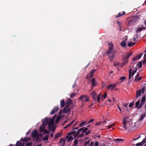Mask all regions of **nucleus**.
<instances>
[{"instance_id": "obj_20", "label": "nucleus", "mask_w": 146, "mask_h": 146, "mask_svg": "<svg viewBox=\"0 0 146 146\" xmlns=\"http://www.w3.org/2000/svg\"><path fill=\"white\" fill-rule=\"evenodd\" d=\"M146 115V114L145 113H143L140 116V118L139 119L138 121L139 122H141L144 118L145 117Z\"/></svg>"}, {"instance_id": "obj_28", "label": "nucleus", "mask_w": 146, "mask_h": 146, "mask_svg": "<svg viewBox=\"0 0 146 146\" xmlns=\"http://www.w3.org/2000/svg\"><path fill=\"white\" fill-rule=\"evenodd\" d=\"M45 125H43V124H42L40 127L39 128V130L41 132H42V131H43V130H44V126Z\"/></svg>"}, {"instance_id": "obj_1", "label": "nucleus", "mask_w": 146, "mask_h": 146, "mask_svg": "<svg viewBox=\"0 0 146 146\" xmlns=\"http://www.w3.org/2000/svg\"><path fill=\"white\" fill-rule=\"evenodd\" d=\"M109 49L106 52L107 56L108 57L110 62H112L115 57V54L116 53V51L113 49V44L112 42L108 44Z\"/></svg>"}, {"instance_id": "obj_54", "label": "nucleus", "mask_w": 146, "mask_h": 146, "mask_svg": "<svg viewBox=\"0 0 146 146\" xmlns=\"http://www.w3.org/2000/svg\"><path fill=\"white\" fill-rule=\"evenodd\" d=\"M118 64V63H116L115 62H114L113 63V65L115 66H117Z\"/></svg>"}, {"instance_id": "obj_41", "label": "nucleus", "mask_w": 146, "mask_h": 146, "mask_svg": "<svg viewBox=\"0 0 146 146\" xmlns=\"http://www.w3.org/2000/svg\"><path fill=\"white\" fill-rule=\"evenodd\" d=\"M107 94L106 92H104V96L102 95V100H103V99L105 98L107 96Z\"/></svg>"}, {"instance_id": "obj_14", "label": "nucleus", "mask_w": 146, "mask_h": 146, "mask_svg": "<svg viewBox=\"0 0 146 146\" xmlns=\"http://www.w3.org/2000/svg\"><path fill=\"white\" fill-rule=\"evenodd\" d=\"M72 102V100L70 98H68L66 101V106H70Z\"/></svg>"}, {"instance_id": "obj_38", "label": "nucleus", "mask_w": 146, "mask_h": 146, "mask_svg": "<svg viewBox=\"0 0 146 146\" xmlns=\"http://www.w3.org/2000/svg\"><path fill=\"white\" fill-rule=\"evenodd\" d=\"M140 75L139 73H137V75H136L135 77V79L134 81H135L137 80V79L139 77Z\"/></svg>"}, {"instance_id": "obj_44", "label": "nucleus", "mask_w": 146, "mask_h": 146, "mask_svg": "<svg viewBox=\"0 0 146 146\" xmlns=\"http://www.w3.org/2000/svg\"><path fill=\"white\" fill-rule=\"evenodd\" d=\"M134 103V102L133 101L131 102H130L129 105V107L130 108L132 107Z\"/></svg>"}, {"instance_id": "obj_47", "label": "nucleus", "mask_w": 146, "mask_h": 146, "mask_svg": "<svg viewBox=\"0 0 146 146\" xmlns=\"http://www.w3.org/2000/svg\"><path fill=\"white\" fill-rule=\"evenodd\" d=\"M138 37V35L137 34H136L135 35V36L133 38V40L134 41H135L136 40L137 38Z\"/></svg>"}, {"instance_id": "obj_25", "label": "nucleus", "mask_w": 146, "mask_h": 146, "mask_svg": "<svg viewBox=\"0 0 146 146\" xmlns=\"http://www.w3.org/2000/svg\"><path fill=\"white\" fill-rule=\"evenodd\" d=\"M142 91V94H143L146 90V84H144V85L142 86V88L141 89H140Z\"/></svg>"}, {"instance_id": "obj_63", "label": "nucleus", "mask_w": 146, "mask_h": 146, "mask_svg": "<svg viewBox=\"0 0 146 146\" xmlns=\"http://www.w3.org/2000/svg\"><path fill=\"white\" fill-rule=\"evenodd\" d=\"M101 124V122H99L95 124V125H99Z\"/></svg>"}, {"instance_id": "obj_52", "label": "nucleus", "mask_w": 146, "mask_h": 146, "mask_svg": "<svg viewBox=\"0 0 146 146\" xmlns=\"http://www.w3.org/2000/svg\"><path fill=\"white\" fill-rule=\"evenodd\" d=\"M91 132V131L90 130H89L88 131H87V132H86L85 133V135H88Z\"/></svg>"}, {"instance_id": "obj_43", "label": "nucleus", "mask_w": 146, "mask_h": 146, "mask_svg": "<svg viewBox=\"0 0 146 146\" xmlns=\"http://www.w3.org/2000/svg\"><path fill=\"white\" fill-rule=\"evenodd\" d=\"M75 121V120H73V121H71V122L70 123H69L67 126V127H68L70 126V125H71Z\"/></svg>"}, {"instance_id": "obj_31", "label": "nucleus", "mask_w": 146, "mask_h": 146, "mask_svg": "<svg viewBox=\"0 0 146 146\" xmlns=\"http://www.w3.org/2000/svg\"><path fill=\"white\" fill-rule=\"evenodd\" d=\"M48 137L49 135H47L43 138L42 140L44 141L47 140L48 139Z\"/></svg>"}, {"instance_id": "obj_60", "label": "nucleus", "mask_w": 146, "mask_h": 146, "mask_svg": "<svg viewBox=\"0 0 146 146\" xmlns=\"http://www.w3.org/2000/svg\"><path fill=\"white\" fill-rule=\"evenodd\" d=\"M123 106L125 107H127L128 106V104L127 103H124L123 104Z\"/></svg>"}, {"instance_id": "obj_39", "label": "nucleus", "mask_w": 146, "mask_h": 146, "mask_svg": "<svg viewBox=\"0 0 146 146\" xmlns=\"http://www.w3.org/2000/svg\"><path fill=\"white\" fill-rule=\"evenodd\" d=\"M42 132L43 133V134H49V133L47 130L46 129H44L43 130V131H42Z\"/></svg>"}, {"instance_id": "obj_3", "label": "nucleus", "mask_w": 146, "mask_h": 146, "mask_svg": "<svg viewBox=\"0 0 146 146\" xmlns=\"http://www.w3.org/2000/svg\"><path fill=\"white\" fill-rule=\"evenodd\" d=\"M128 117H125L124 119L123 120V124L124 125V127L126 129H129L131 130V128L132 127L131 125H129L128 123H127L126 121H127V119Z\"/></svg>"}, {"instance_id": "obj_17", "label": "nucleus", "mask_w": 146, "mask_h": 146, "mask_svg": "<svg viewBox=\"0 0 146 146\" xmlns=\"http://www.w3.org/2000/svg\"><path fill=\"white\" fill-rule=\"evenodd\" d=\"M141 93H142V91L141 90H139L137 91L136 96V99H137L141 96Z\"/></svg>"}, {"instance_id": "obj_45", "label": "nucleus", "mask_w": 146, "mask_h": 146, "mask_svg": "<svg viewBox=\"0 0 146 146\" xmlns=\"http://www.w3.org/2000/svg\"><path fill=\"white\" fill-rule=\"evenodd\" d=\"M32 144V142H29L26 143L25 146H31Z\"/></svg>"}, {"instance_id": "obj_24", "label": "nucleus", "mask_w": 146, "mask_h": 146, "mask_svg": "<svg viewBox=\"0 0 146 146\" xmlns=\"http://www.w3.org/2000/svg\"><path fill=\"white\" fill-rule=\"evenodd\" d=\"M132 72V69L131 68L129 70V77L128 81L130 82L131 81V79L132 76L131 75V72Z\"/></svg>"}, {"instance_id": "obj_61", "label": "nucleus", "mask_w": 146, "mask_h": 146, "mask_svg": "<svg viewBox=\"0 0 146 146\" xmlns=\"http://www.w3.org/2000/svg\"><path fill=\"white\" fill-rule=\"evenodd\" d=\"M94 138H96L97 137H98L99 138H100L101 137L100 136V135H94Z\"/></svg>"}, {"instance_id": "obj_18", "label": "nucleus", "mask_w": 146, "mask_h": 146, "mask_svg": "<svg viewBox=\"0 0 146 146\" xmlns=\"http://www.w3.org/2000/svg\"><path fill=\"white\" fill-rule=\"evenodd\" d=\"M48 119L47 118H45L42 121V124L43 125H46L48 123Z\"/></svg>"}, {"instance_id": "obj_62", "label": "nucleus", "mask_w": 146, "mask_h": 146, "mask_svg": "<svg viewBox=\"0 0 146 146\" xmlns=\"http://www.w3.org/2000/svg\"><path fill=\"white\" fill-rule=\"evenodd\" d=\"M117 24L119 26V27H120L121 25V23L119 21H117Z\"/></svg>"}, {"instance_id": "obj_32", "label": "nucleus", "mask_w": 146, "mask_h": 146, "mask_svg": "<svg viewBox=\"0 0 146 146\" xmlns=\"http://www.w3.org/2000/svg\"><path fill=\"white\" fill-rule=\"evenodd\" d=\"M137 66L139 68H141L142 67V61L139 62L137 64Z\"/></svg>"}, {"instance_id": "obj_36", "label": "nucleus", "mask_w": 146, "mask_h": 146, "mask_svg": "<svg viewBox=\"0 0 146 146\" xmlns=\"http://www.w3.org/2000/svg\"><path fill=\"white\" fill-rule=\"evenodd\" d=\"M114 141H117L118 142H122L124 140L121 139H117L114 140Z\"/></svg>"}, {"instance_id": "obj_21", "label": "nucleus", "mask_w": 146, "mask_h": 146, "mask_svg": "<svg viewBox=\"0 0 146 146\" xmlns=\"http://www.w3.org/2000/svg\"><path fill=\"white\" fill-rule=\"evenodd\" d=\"M91 84L92 87L96 86V80L94 78H93L91 81Z\"/></svg>"}, {"instance_id": "obj_6", "label": "nucleus", "mask_w": 146, "mask_h": 146, "mask_svg": "<svg viewBox=\"0 0 146 146\" xmlns=\"http://www.w3.org/2000/svg\"><path fill=\"white\" fill-rule=\"evenodd\" d=\"M79 99L84 103L87 102L89 100L88 97L87 96L84 95L81 96L79 98Z\"/></svg>"}, {"instance_id": "obj_51", "label": "nucleus", "mask_w": 146, "mask_h": 146, "mask_svg": "<svg viewBox=\"0 0 146 146\" xmlns=\"http://www.w3.org/2000/svg\"><path fill=\"white\" fill-rule=\"evenodd\" d=\"M84 135V133H83V132L82 131V133L79 135L78 137H82Z\"/></svg>"}, {"instance_id": "obj_2", "label": "nucleus", "mask_w": 146, "mask_h": 146, "mask_svg": "<svg viewBox=\"0 0 146 146\" xmlns=\"http://www.w3.org/2000/svg\"><path fill=\"white\" fill-rule=\"evenodd\" d=\"M133 53L131 52L128 53L127 52H125L122 56V60L123 63H121L120 66L122 67L125 65L128 62V59L132 55Z\"/></svg>"}, {"instance_id": "obj_12", "label": "nucleus", "mask_w": 146, "mask_h": 146, "mask_svg": "<svg viewBox=\"0 0 146 146\" xmlns=\"http://www.w3.org/2000/svg\"><path fill=\"white\" fill-rule=\"evenodd\" d=\"M70 110V109L69 108V106H66L64 108L63 112L64 113H69Z\"/></svg>"}, {"instance_id": "obj_13", "label": "nucleus", "mask_w": 146, "mask_h": 146, "mask_svg": "<svg viewBox=\"0 0 146 146\" xmlns=\"http://www.w3.org/2000/svg\"><path fill=\"white\" fill-rule=\"evenodd\" d=\"M146 29V27H142L138 28L136 31V33H139L143 30H145Z\"/></svg>"}, {"instance_id": "obj_30", "label": "nucleus", "mask_w": 146, "mask_h": 146, "mask_svg": "<svg viewBox=\"0 0 146 146\" xmlns=\"http://www.w3.org/2000/svg\"><path fill=\"white\" fill-rule=\"evenodd\" d=\"M78 141L77 139H76L74 141V146H78Z\"/></svg>"}, {"instance_id": "obj_7", "label": "nucleus", "mask_w": 146, "mask_h": 146, "mask_svg": "<svg viewBox=\"0 0 146 146\" xmlns=\"http://www.w3.org/2000/svg\"><path fill=\"white\" fill-rule=\"evenodd\" d=\"M31 135L32 138H36V139L37 140L39 139L38 136L37 134V131L36 130H35L32 131Z\"/></svg>"}, {"instance_id": "obj_19", "label": "nucleus", "mask_w": 146, "mask_h": 146, "mask_svg": "<svg viewBox=\"0 0 146 146\" xmlns=\"http://www.w3.org/2000/svg\"><path fill=\"white\" fill-rule=\"evenodd\" d=\"M126 13L125 11H123L122 13H121V12L119 13L117 15L115 16V18H117L121 16H123Z\"/></svg>"}, {"instance_id": "obj_55", "label": "nucleus", "mask_w": 146, "mask_h": 146, "mask_svg": "<svg viewBox=\"0 0 146 146\" xmlns=\"http://www.w3.org/2000/svg\"><path fill=\"white\" fill-rule=\"evenodd\" d=\"M142 142H143V143L144 144L145 143H146V138L144 139L142 141Z\"/></svg>"}, {"instance_id": "obj_16", "label": "nucleus", "mask_w": 146, "mask_h": 146, "mask_svg": "<svg viewBox=\"0 0 146 146\" xmlns=\"http://www.w3.org/2000/svg\"><path fill=\"white\" fill-rule=\"evenodd\" d=\"M95 69H94L92 70L90 72V74L87 75V76L88 77H89L90 78H92L93 76V74L95 72Z\"/></svg>"}, {"instance_id": "obj_37", "label": "nucleus", "mask_w": 146, "mask_h": 146, "mask_svg": "<svg viewBox=\"0 0 146 146\" xmlns=\"http://www.w3.org/2000/svg\"><path fill=\"white\" fill-rule=\"evenodd\" d=\"M86 123V122L85 121L82 122L80 123L79 126L80 127H82L83 126L85 125V124Z\"/></svg>"}, {"instance_id": "obj_27", "label": "nucleus", "mask_w": 146, "mask_h": 146, "mask_svg": "<svg viewBox=\"0 0 146 146\" xmlns=\"http://www.w3.org/2000/svg\"><path fill=\"white\" fill-rule=\"evenodd\" d=\"M121 45L123 47H124L126 45V42H125V40L122 41L121 43Z\"/></svg>"}, {"instance_id": "obj_4", "label": "nucleus", "mask_w": 146, "mask_h": 146, "mask_svg": "<svg viewBox=\"0 0 146 146\" xmlns=\"http://www.w3.org/2000/svg\"><path fill=\"white\" fill-rule=\"evenodd\" d=\"M92 98L96 101L97 100L98 102H99L101 97V93H100L97 97V94L95 91H93L91 94Z\"/></svg>"}, {"instance_id": "obj_35", "label": "nucleus", "mask_w": 146, "mask_h": 146, "mask_svg": "<svg viewBox=\"0 0 146 146\" xmlns=\"http://www.w3.org/2000/svg\"><path fill=\"white\" fill-rule=\"evenodd\" d=\"M21 140L22 142H27L28 141V139L26 137H25L24 138H21Z\"/></svg>"}, {"instance_id": "obj_33", "label": "nucleus", "mask_w": 146, "mask_h": 146, "mask_svg": "<svg viewBox=\"0 0 146 146\" xmlns=\"http://www.w3.org/2000/svg\"><path fill=\"white\" fill-rule=\"evenodd\" d=\"M144 144L143 143V142H142V141L135 144L136 146H142Z\"/></svg>"}, {"instance_id": "obj_40", "label": "nucleus", "mask_w": 146, "mask_h": 146, "mask_svg": "<svg viewBox=\"0 0 146 146\" xmlns=\"http://www.w3.org/2000/svg\"><path fill=\"white\" fill-rule=\"evenodd\" d=\"M83 128H84V129H83V130H82V131L83 132V133H85L86 132V131L88 129V128L87 127H83Z\"/></svg>"}, {"instance_id": "obj_53", "label": "nucleus", "mask_w": 146, "mask_h": 146, "mask_svg": "<svg viewBox=\"0 0 146 146\" xmlns=\"http://www.w3.org/2000/svg\"><path fill=\"white\" fill-rule=\"evenodd\" d=\"M90 141H85L84 142V144L85 145H88V144L89 143H90Z\"/></svg>"}, {"instance_id": "obj_48", "label": "nucleus", "mask_w": 146, "mask_h": 146, "mask_svg": "<svg viewBox=\"0 0 146 146\" xmlns=\"http://www.w3.org/2000/svg\"><path fill=\"white\" fill-rule=\"evenodd\" d=\"M61 119V118H59V117H57L56 119V120L55 121V123H58L59 121V120Z\"/></svg>"}, {"instance_id": "obj_26", "label": "nucleus", "mask_w": 146, "mask_h": 146, "mask_svg": "<svg viewBox=\"0 0 146 146\" xmlns=\"http://www.w3.org/2000/svg\"><path fill=\"white\" fill-rule=\"evenodd\" d=\"M62 133H58L55 135V139L60 137L62 135Z\"/></svg>"}, {"instance_id": "obj_42", "label": "nucleus", "mask_w": 146, "mask_h": 146, "mask_svg": "<svg viewBox=\"0 0 146 146\" xmlns=\"http://www.w3.org/2000/svg\"><path fill=\"white\" fill-rule=\"evenodd\" d=\"M76 95V94L75 93H72L70 95V97L71 98H73L74 97L75 95Z\"/></svg>"}, {"instance_id": "obj_46", "label": "nucleus", "mask_w": 146, "mask_h": 146, "mask_svg": "<svg viewBox=\"0 0 146 146\" xmlns=\"http://www.w3.org/2000/svg\"><path fill=\"white\" fill-rule=\"evenodd\" d=\"M126 79V77L125 76H123L121 77L119 79V80H122L121 82H122L124 80Z\"/></svg>"}, {"instance_id": "obj_9", "label": "nucleus", "mask_w": 146, "mask_h": 146, "mask_svg": "<svg viewBox=\"0 0 146 146\" xmlns=\"http://www.w3.org/2000/svg\"><path fill=\"white\" fill-rule=\"evenodd\" d=\"M117 84V83L114 84H110L109 85L107 86V88L108 89H110L111 90H113L116 87Z\"/></svg>"}, {"instance_id": "obj_57", "label": "nucleus", "mask_w": 146, "mask_h": 146, "mask_svg": "<svg viewBox=\"0 0 146 146\" xmlns=\"http://www.w3.org/2000/svg\"><path fill=\"white\" fill-rule=\"evenodd\" d=\"M94 144V142H92L91 143L88 145V146H93Z\"/></svg>"}, {"instance_id": "obj_56", "label": "nucleus", "mask_w": 146, "mask_h": 146, "mask_svg": "<svg viewBox=\"0 0 146 146\" xmlns=\"http://www.w3.org/2000/svg\"><path fill=\"white\" fill-rule=\"evenodd\" d=\"M94 121V119H91L90 121H89L88 122V123H90L91 122H93Z\"/></svg>"}, {"instance_id": "obj_8", "label": "nucleus", "mask_w": 146, "mask_h": 146, "mask_svg": "<svg viewBox=\"0 0 146 146\" xmlns=\"http://www.w3.org/2000/svg\"><path fill=\"white\" fill-rule=\"evenodd\" d=\"M54 124V120L52 118H50L48 123V129L50 130L51 129V127Z\"/></svg>"}, {"instance_id": "obj_34", "label": "nucleus", "mask_w": 146, "mask_h": 146, "mask_svg": "<svg viewBox=\"0 0 146 146\" xmlns=\"http://www.w3.org/2000/svg\"><path fill=\"white\" fill-rule=\"evenodd\" d=\"M22 143L20 141H17L15 146H21V145Z\"/></svg>"}, {"instance_id": "obj_10", "label": "nucleus", "mask_w": 146, "mask_h": 146, "mask_svg": "<svg viewBox=\"0 0 146 146\" xmlns=\"http://www.w3.org/2000/svg\"><path fill=\"white\" fill-rule=\"evenodd\" d=\"M145 100H146L145 96V95H143V96L142 98H141V103H140V107H139L140 108H141L142 107V106L145 103Z\"/></svg>"}, {"instance_id": "obj_15", "label": "nucleus", "mask_w": 146, "mask_h": 146, "mask_svg": "<svg viewBox=\"0 0 146 146\" xmlns=\"http://www.w3.org/2000/svg\"><path fill=\"white\" fill-rule=\"evenodd\" d=\"M59 109V108L58 106L54 107V108L53 109L52 111L50 112V114H53L55 112L58 111Z\"/></svg>"}, {"instance_id": "obj_50", "label": "nucleus", "mask_w": 146, "mask_h": 146, "mask_svg": "<svg viewBox=\"0 0 146 146\" xmlns=\"http://www.w3.org/2000/svg\"><path fill=\"white\" fill-rule=\"evenodd\" d=\"M142 79V78L141 77L137 79V80L135 81H134V82H137L139 80H141Z\"/></svg>"}, {"instance_id": "obj_23", "label": "nucleus", "mask_w": 146, "mask_h": 146, "mask_svg": "<svg viewBox=\"0 0 146 146\" xmlns=\"http://www.w3.org/2000/svg\"><path fill=\"white\" fill-rule=\"evenodd\" d=\"M65 104V102L64 100H62L60 103V107L61 108H63Z\"/></svg>"}, {"instance_id": "obj_5", "label": "nucleus", "mask_w": 146, "mask_h": 146, "mask_svg": "<svg viewBox=\"0 0 146 146\" xmlns=\"http://www.w3.org/2000/svg\"><path fill=\"white\" fill-rule=\"evenodd\" d=\"M84 128H82L78 129L77 132L76 131H73L70 133H68V134L69 135H74L75 136H77L79 134L81 131H82V130H83Z\"/></svg>"}, {"instance_id": "obj_29", "label": "nucleus", "mask_w": 146, "mask_h": 146, "mask_svg": "<svg viewBox=\"0 0 146 146\" xmlns=\"http://www.w3.org/2000/svg\"><path fill=\"white\" fill-rule=\"evenodd\" d=\"M135 44V42H129L128 43V46H131L134 45Z\"/></svg>"}, {"instance_id": "obj_49", "label": "nucleus", "mask_w": 146, "mask_h": 146, "mask_svg": "<svg viewBox=\"0 0 146 146\" xmlns=\"http://www.w3.org/2000/svg\"><path fill=\"white\" fill-rule=\"evenodd\" d=\"M62 141H63L64 144V142H65L64 139H63V138H62L60 139V141H59V142L61 143Z\"/></svg>"}, {"instance_id": "obj_22", "label": "nucleus", "mask_w": 146, "mask_h": 146, "mask_svg": "<svg viewBox=\"0 0 146 146\" xmlns=\"http://www.w3.org/2000/svg\"><path fill=\"white\" fill-rule=\"evenodd\" d=\"M140 100H139L135 103V107H136L138 109H139L141 108H139L140 106Z\"/></svg>"}, {"instance_id": "obj_58", "label": "nucleus", "mask_w": 146, "mask_h": 146, "mask_svg": "<svg viewBox=\"0 0 146 146\" xmlns=\"http://www.w3.org/2000/svg\"><path fill=\"white\" fill-rule=\"evenodd\" d=\"M94 146H99V143L98 142H96Z\"/></svg>"}, {"instance_id": "obj_64", "label": "nucleus", "mask_w": 146, "mask_h": 146, "mask_svg": "<svg viewBox=\"0 0 146 146\" xmlns=\"http://www.w3.org/2000/svg\"><path fill=\"white\" fill-rule=\"evenodd\" d=\"M114 125V124H111L108 127V129H110V128L112 126H113Z\"/></svg>"}, {"instance_id": "obj_11", "label": "nucleus", "mask_w": 146, "mask_h": 146, "mask_svg": "<svg viewBox=\"0 0 146 146\" xmlns=\"http://www.w3.org/2000/svg\"><path fill=\"white\" fill-rule=\"evenodd\" d=\"M143 55V53H141L140 54H138V55L136 56L135 57L133 58V61H135L137 60L140 59Z\"/></svg>"}, {"instance_id": "obj_59", "label": "nucleus", "mask_w": 146, "mask_h": 146, "mask_svg": "<svg viewBox=\"0 0 146 146\" xmlns=\"http://www.w3.org/2000/svg\"><path fill=\"white\" fill-rule=\"evenodd\" d=\"M143 64L144 65L146 63V58L144 59V60L143 61Z\"/></svg>"}]
</instances>
